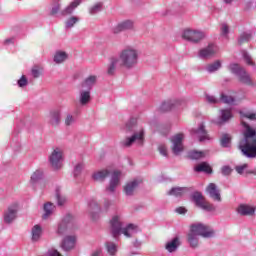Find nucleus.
<instances>
[{
    "instance_id": "obj_59",
    "label": "nucleus",
    "mask_w": 256,
    "mask_h": 256,
    "mask_svg": "<svg viewBox=\"0 0 256 256\" xmlns=\"http://www.w3.org/2000/svg\"><path fill=\"white\" fill-rule=\"evenodd\" d=\"M32 75L35 78L39 77V75H41V72L39 71V68H37V67L32 68Z\"/></svg>"
},
{
    "instance_id": "obj_24",
    "label": "nucleus",
    "mask_w": 256,
    "mask_h": 256,
    "mask_svg": "<svg viewBox=\"0 0 256 256\" xmlns=\"http://www.w3.org/2000/svg\"><path fill=\"white\" fill-rule=\"evenodd\" d=\"M78 103L82 107H86V105H89V103H91V91L90 90H80Z\"/></svg>"
},
{
    "instance_id": "obj_50",
    "label": "nucleus",
    "mask_w": 256,
    "mask_h": 256,
    "mask_svg": "<svg viewBox=\"0 0 256 256\" xmlns=\"http://www.w3.org/2000/svg\"><path fill=\"white\" fill-rule=\"evenodd\" d=\"M56 199H57V203H58L59 207H63V205H65V203H67V197L61 196V194H59V193L56 194Z\"/></svg>"
},
{
    "instance_id": "obj_54",
    "label": "nucleus",
    "mask_w": 256,
    "mask_h": 256,
    "mask_svg": "<svg viewBox=\"0 0 256 256\" xmlns=\"http://www.w3.org/2000/svg\"><path fill=\"white\" fill-rule=\"evenodd\" d=\"M242 117H245L250 121H256V112H246L242 115Z\"/></svg>"
},
{
    "instance_id": "obj_4",
    "label": "nucleus",
    "mask_w": 256,
    "mask_h": 256,
    "mask_svg": "<svg viewBox=\"0 0 256 256\" xmlns=\"http://www.w3.org/2000/svg\"><path fill=\"white\" fill-rule=\"evenodd\" d=\"M112 206L113 202L109 199L104 200L102 208L97 202L92 201L89 203L88 213L93 221H97V219H99V214L108 213Z\"/></svg>"
},
{
    "instance_id": "obj_25",
    "label": "nucleus",
    "mask_w": 256,
    "mask_h": 256,
    "mask_svg": "<svg viewBox=\"0 0 256 256\" xmlns=\"http://www.w3.org/2000/svg\"><path fill=\"white\" fill-rule=\"evenodd\" d=\"M117 67H123L118 57H112L109 60V64L107 67L108 75H115V71H117Z\"/></svg>"
},
{
    "instance_id": "obj_9",
    "label": "nucleus",
    "mask_w": 256,
    "mask_h": 256,
    "mask_svg": "<svg viewBox=\"0 0 256 256\" xmlns=\"http://www.w3.org/2000/svg\"><path fill=\"white\" fill-rule=\"evenodd\" d=\"M192 199L196 207L203 209V211H209V212L215 211V206L205 201V198L203 197V194H201V192H194L192 194Z\"/></svg>"
},
{
    "instance_id": "obj_21",
    "label": "nucleus",
    "mask_w": 256,
    "mask_h": 256,
    "mask_svg": "<svg viewBox=\"0 0 256 256\" xmlns=\"http://www.w3.org/2000/svg\"><path fill=\"white\" fill-rule=\"evenodd\" d=\"M48 123L51 127H59V125H61V112L59 110L51 111Z\"/></svg>"
},
{
    "instance_id": "obj_31",
    "label": "nucleus",
    "mask_w": 256,
    "mask_h": 256,
    "mask_svg": "<svg viewBox=\"0 0 256 256\" xmlns=\"http://www.w3.org/2000/svg\"><path fill=\"white\" fill-rule=\"evenodd\" d=\"M233 118V114L231 113V110L229 109H223L220 111V119L217 121V125H223V123H227L229 119Z\"/></svg>"
},
{
    "instance_id": "obj_48",
    "label": "nucleus",
    "mask_w": 256,
    "mask_h": 256,
    "mask_svg": "<svg viewBox=\"0 0 256 256\" xmlns=\"http://www.w3.org/2000/svg\"><path fill=\"white\" fill-rule=\"evenodd\" d=\"M249 167L248 164H242V165H238L235 167V171L236 173H238V175H243V173H251L249 171H247V168Z\"/></svg>"
},
{
    "instance_id": "obj_49",
    "label": "nucleus",
    "mask_w": 256,
    "mask_h": 256,
    "mask_svg": "<svg viewBox=\"0 0 256 256\" xmlns=\"http://www.w3.org/2000/svg\"><path fill=\"white\" fill-rule=\"evenodd\" d=\"M101 3L95 4L89 9L90 15H96V13H99L101 11Z\"/></svg>"
},
{
    "instance_id": "obj_34",
    "label": "nucleus",
    "mask_w": 256,
    "mask_h": 256,
    "mask_svg": "<svg viewBox=\"0 0 256 256\" xmlns=\"http://www.w3.org/2000/svg\"><path fill=\"white\" fill-rule=\"evenodd\" d=\"M187 241L192 249L199 247V236L191 231L187 235Z\"/></svg>"
},
{
    "instance_id": "obj_44",
    "label": "nucleus",
    "mask_w": 256,
    "mask_h": 256,
    "mask_svg": "<svg viewBox=\"0 0 256 256\" xmlns=\"http://www.w3.org/2000/svg\"><path fill=\"white\" fill-rule=\"evenodd\" d=\"M220 101L226 103V105H235V98L224 93L221 94Z\"/></svg>"
},
{
    "instance_id": "obj_16",
    "label": "nucleus",
    "mask_w": 256,
    "mask_h": 256,
    "mask_svg": "<svg viewBox=\"0 0 256 256\" xmlns=\"http://www.w3.org/2000/svg\"><path fill=\"white\" fill-rule=\"evenodd\" d=\"M19 211V205L14 203L8 207V209L4 212V222L7 225H11L13 221L17 219V212Z\"/></svg>"
},
{
    "instance_id": "obj_51",
    "label": "nucleus",
    "mask_w": 256,
    "mask_h": 256,
    "mask_svg": "<svg viewBox=\"0 0 256 256\" xmlns=\"http://www.w3.org/2000/svg\"><path fill=\"white\" fill-rule=\"evenodd\" d=\"M83 163H78L75 167H74V177H79L81 175V172L83 171Z\"/></svg>"
},
{
    "instance_id": "obj_52",
    "label": "nucleus",
    "mask_w": 256,
    "mask_h": 256,
    "mask_svg": "<svg viewBox=\"0 0 256 256\" xmlns=\"http://www.w3.org/2000/svg\"><path fill=\"white\" fill-rule=\"evenodd\" d=\"M206 101L210 103V105H216L220 100L213 95L206 94Z\"/></svg>"
},
{
    "instance_id": "obj_46",
    "label": "nucleus",
    "mask_w": 256,
    "mask_h": 256,
    "mask_svg": "<svg viewBox=\"0 0 256 256\" xmlns=\"http://www.w3.org/2000/svg\"><path fill=\"white\" fill-rule=\"evenodd\" d=\"M242 57L247 65H250V67H255V62H253V59L251 58L249 53H247V51L242 52Z\"/></svg>"
},
{
    "instance_id": "obj_33",
    "label": "nucleus",
    "mask_w": 256,
    "mask_h": 256,
    "mask_svg": "<svg viewBox=\"0 0 256 256\" xmlns=\"http://www.w3.org/2000/svg\"><path fill=\"white\" fill-rule=\"evenodd\" d=\"M186 193H189V188L174 187L168 192V195H172L173 197H183Z\"/></svg>"
},
{
    "instance_id": "obj_19",
    "label": "nucleus",
    "mask_w": 256,
    "mask_h": 256,
    "mask_svg": "<svg viewBox=\"0 0 256 256\" xmlns=\"http://www.w3.org/2000/svg\"><path fill=\"white\" fill-rule=\"evenodd\" d=\"M256 207L249 204H240L237 208V213L243 217H253Z\"/></svg>"
},
{
    "instance_id": "obj_38",
    "label": "nucleus",
    "mask_w": 256,
    "mask_h": 256,
    "mask_svg": "<svg viewBox=\"0 0 256 256\" xmlns=\"http://www.w3.org/2000/svg\"><path fill=\"white\" fill-rule=\"evenodd\" d=\"M222 67L221 60H216L213 63L208 64L205 69L208 73H215Z\"/></svg>"
},
{
    "instance_id": "obj_23",
    "label": "nucleus",
    "mask_w": 256,
    "mask_h": 256,
    "mask_svg": "<svg viewBox=\"0 0 256 256\" xmlns=\"http://www.w3.org/2000/svg\"><path fill=\"white\" fill-rule=\"evenodd\" d=\"M41 237H43V227H41L39 224H36L31 229L32 243H39V241H41Z\"/></svg>"
},
{
    "instance_id": "obj_1",
    "label": "nucleus",
    "mask_w": 256,
    "mask_h": 256,
    "mask_svg": "<svg viewBox=\"0 0 256 256\" xmlns=\"http://www.w3.org/2000/svg\"><path fill=\"white\" fill-rule=\"evenodd\" d=\"M244 139L240 142L239 148L244 157L255 159L256 157V131L249 124H244Z\"/></svg>"
},
{
    "instance_id": "obj_26",
    "label": "nucleus",
    "mask_w": 256,
    "mask_h": 256,
    "mask_svg": "<svg viewBox=\"0 0 256 256\" xmlns=\"http://www.w3.org/2000/svg\"><path fill=\"white\" fill-rule=\"evenodd\" d=\"M109 175H111V172L109 170L102 169V170L95 171L92 174V179L94 181H98L99 183H103V181H105V179H107Z\"/></svg>"
},
{
    "instance_id": "obj_3",
    "label": "nucleus",
    "mask_w": 256,
    "mask_h": 256,
    "mask_svg": "<svg viewBox=\"0 0 256 256\" xmlns=\"http://www.w3.org/2000/svg\"><path fill=\"white\" fill-rule=\"evenodd\" d=\"M228 69L231 73H233V75H237L240 83L248 85L249 87H255V83H253V80H251V76L248 74L245 68L241 67L237 63H232L228 66Z\"/></svg>"
},
{
    "instance_id": "obj_13",
    "label": "nucleus",
    "mask_w": 256,
    "mask_h": 256,
    "mask_svg": "<svg viewBox=\"0 0 256 256\" xmlns=\"http://www.w3.org/2000/svg\"><path fill=\"white\" fill-rule=\"evenodd\" d=\"M183 139H185V134L183 133H178L171 137L172 153L174 155H181L183 153Z\"/></svg>"
},
{
    "instance_id": "obj_11",
    "label": "nucleus",
    "mask_w": 256,
    "mask_h": 256,
    "mask_svg": "<svg viewBox=\"0 0 256 256\" xmlns=\"http://www.w3.org/2000/svg\"><path fill=\"white\" fill-rule=\"evenodd\" d=\"M123 229V218L121 215H114L110 220V231L114 239L121 235Z\"/></svg>"
},
{
    "instance_id": "obj_42",
    "label": "nucleus",
    "mask_w": 256,
    "mask_h": 256,
    "mask_svg": "<svg viewBox=\"0 0 256 256\" xmlns=\"http://www.w3.org/2000/svg\"><path fill=\"white\" fill-rule=\"evenodd\" d=\"M79 21H80L79 17L71 16L65 22L66 29H72V27H75L76 23H79Z\"/></svg>"
},
{
    "instance_id": "obj_53",
    "label": "nucleus",
    "mask_w": 256,
    "mask_h": 256,
    "mask_svg": "<svg viewBox=\"0 0 256 256\" xmlns=\"http://www.w3.org/2000/svg\"><path fill=\"white\" fill-rule=\"evenodd\" d=\"M136 123H137V120L135 119H131L129 122H127L126 123L127 131H134Z\"/></svg>"
},
{
    "instance_id": "obj_64",
    "label": "nucleus",
    "mask_w": 256,
    "mask_h": 256,
    "mask_svg": "<svg viewBox=\"0 0 256 256\" xmlns=\"http://www.w3.org/2000/svg\"><path fill=\"white\" fill-rule=\"evenodd\" d=\"M141 245H142V243L139 240H135L134 243H133V246L136 247V248L141 247Z\"/></svg>"
},
{
    "instance_id": "obj_60",
    "label": "nucleus",
    "mask_w": 256,
    "mask_h": 256,
    "mask_svg": "<svg viewBox=\"0 0 256 256\" xmlns=\"http://www.w3.org/2000/svg\"><path fill=\"white\" fill-rule=\"evenodd\" d=\"M60 9H61V5L57 4L56 6H54L51 11L52 15H57Z\"/></svg>"
},
{
    "instance_id": "obj_37",
    "label": "nucleus",
    "mask_w": 256,
    "mask_h": 256,
    "mask_svg": "<svg viewBox=\"0 0 256 256\" xmlns=\"http://www.w3.org/2000/svg\"><path fill=\"white\" fill-rule=\"evenodd\" d=\"M69 55H67L65 52L63 51H57L54 55V63H56L57 65L61 64V63H65V61H67Z\"/></svg>"
},
{
    "instance_id": "obj_62",
    "label": "nucleus",
    "mask_w": 256,
    "mask_h": 256,
    "mask_svg": "<svg viewBox=\"0 0 256 256\" xmlns=\"http://www.w3.org/2000/svg\"><path fill=\"white\" fill-rule=\"evenodd\" d=\"M101 253H103V251L101 249H96L93 253L92 256H101Z\"/></svg>"
},
{
    "instance_id": "obj_28",
    "label": "nucleus",
    "mask_w": 256,
    "mask_h": 256,
    "mask_svg": "<svg viewBox=\"0 0 256 256\" xmlns=\"http://www.w3.org/2000/svg\"><path fill=\"white\" fill-rule=\"evenodd\" d=\"M96 83H97V76H95V75L88 76L82 82V88L86 89V91H91V89H93V87H95Z\"/></svg>"
},
{
    "instance_id": "obj_43",
    "label": "nucleus",
    "mask_w": 256,
    "mask_h": 256,
    "mask_svg": "<svg viewBox=\"0 0 256 256\" xmlns=\"http://www.w3.org/2000/svg\"><path fill=\"white\" fill-rule=\"evenodd\" d=\"M188 157L189 159H194V160L203 159V157H205V152L194 150L188 153Z\"/></svg>"
},
{
    "instance_id": "obj_5",
    "label": "nucleus",
    "mask_w": 256,
    "mask_h": 256,
    "mask_svg": "<svg viewBox=\"0 0 256 256\" xmlns=\"http://www.w3.org/2000/svg\"><path fill=\"white\" fill-rule=\"evenodd\" d=\"M190 232L198 237H203L204 239H211L215 237V230L211 226L203 224L201 222H196L190 226Z\"/></svg>"
},
{
    "instance_id": "obj_12",
    "label": "nucleus",
    "mask_w": 256,
    "mask_h": 256,
    "mask_svg": "<svg viewBox=\"0 0 256 256\" xmlns=\"http://www.w3.org/2000/svg\"><path fill=\"white\" fill-rule=\"evenodd\" d=\"M185 105H187V100L185 98L169 100L161 104L160 111L165 113L167 111H171L172 109H177L179 107L183 108L185 107Z\"/></svg>"
},
{
    "instance_id": "obj_2",
    "label": "nucleus",
    "mask_w": 256,
    "mask_h": 256,
    "mask_svg": "<svg viewBox=\"0 0 256 256\" xmlns=\"http://www.w3.org/2000/svg\"><path fill=\"white\" fill-rule=\"evenodd\" d=\"M118 61L124 69H133L139 63V50L133 46H127L119 53Z\"/></svg>"
},
{
    "instance_id": "obj_56",
    "label": "nucleus",
    "mask_w": 256,
    "mask_h": 256,
    "mask_svg": "<svg viewBox=\"0 0 256 256\" xmlns=\"http://www.w3.org/2000/svg\"><path fill=\"white\" fill-rule=\"evenodd\" d=\"M159 153L163 155V157H167V146L165 144H161L158 146Z\"/></svg>"
},
{
    "instance_id": "obj_47",
    "label": "nucleus",
    "mask_w": 256,
    "mask_h": 256,
    "mask_svg": "<svg viewBox=\"0 0 256 256\" xmlns=\"http://www.w3.org/2000/svg\"><path fill=\"white\" fill-rule=\"evenodd\" d=\"M251 40V33L244 32L240 35L238 39V43L242 45V43H247V41Z\"/></svg>"
},
{
    "instance_id": "obj_63",
    "label": "nucleus",
    "mask_w": 256,
    "mask_h": 256,
    "mask_svg": "<svg viewBox=\"0 0 256 256\" xmlns=\"http://www.w3.org/2000/svg\"><path fill=\"white\" fill-rule=\"evenodd\" d=\"M13 42H14V39H13V38H8V39H6V40L4 41V44H5V45H11V44H13Z\"/></svg>"
},
{
    "instance_id": "obj_40",
    "label": "nucleus",
    "mask_w": 256,
    "mask_h": 256,
    "mask_svg": "<svg viewBox=\"0 0 256 256\" xmlns=\"http://www.w3.org/2000/svg\"><path fill=\"white\" fill-rule=\"evenodd\" d=\"M41 179H43V170L38 169L31 175L30 183H32V185H35V183H39Z\"/></svg>"
},
{
    "instance_id": "obj_10",
    "label": "nucleus",
    "mask_w": 256,
    "mask_h": 256,
    "mask_svg": "<svg viewBox=\"0 0 256 256\" xmlns=\"http://www.w3.org/2000/svg\"><path fill=\"white\" fill-rule=\"evenodd\" d=\"M49 163L55 171L61 169L63 167V150L60 148L54 149L49 156Z\"/></svg>"
},
{
    "instance_id": "obj_7",
    "label": "nucleus",
    "mask_w": 256,
    "mask_h": 256,
    "mask_svg": "<svg viewBox=\"0 0 256 256\" xmlns=\"http://www.w3.org/2000/svg\"><path fill=\"white\" fill-rule=\"evenodd\" d=\"M133 143H137L138 145L145 143V130H143V128L134 131L133 135L122 140L120 145L122 147H131Z\"/></svg>"
},
{
    "instance_id": "obj_17",
    "label": "nucleus",
    "mask_w": 256,
    "mask_h": 256,
    "mask_svg": "<svg viewBox=\"0 0 256 256\" xmlns=\"http://www.w3.org/2000/svg\"><path fill=\"white\" fill-rule=\"evenodd\" d=\"M76 243H77V236L68 235L62 239L60 243V247L66 253H69V251H73V249H75Z\"/></svg>"
},
{
    "instance_id": "obj_57",
    "label": "nucleus",
    "mask_w": 256,
    "mask_h": 256,
    "mask_svg": "<svg viewBox=\"0 0 256 256\" xmlns=\"http://www.w3.org/2000/svg\"><path fill=\"white\" fill-rule=\"evenodd\" d=\"M221 35H223V37H227V35H229V26H227V24H222Z\"/></svg>"
},
{
    "instance_id": "obj_36",
    "label": "nucleus",
    "mask_w": 256,
    "mask_h": 256,
    "mask_svg": "<svg viewBox=\"0 0 256 256\" xmlns=\"http://www.w3.org/2000/svg\"><path fill=\"white\" fill-rule=\"evenodd\" d=\"M53 211H55V205L51 202H47L44 204V214L43 219H49L51 215H53Z\"/></svg>"
},
{
    "instance_id": "obj_27",
    "label": "nucleus",
    "mask_w": 256,
    "mask_h": 256,
    "mask_svg": "<svg viewBox=\"0 0 256 256\" xmlns=\"http://www.w3.org/2000/svg\"><path fill=\"white\" fill-rule=\"evenodd\" d=\"M193 133L197 135L200 142L209 141V134L205 130V125L200 124L197 130H193Z\"/></svg>"
},
{
    "instance_id": "obj_20",
    "label": "nucleus",
    "mask_w": 256,
    "mask_h": 256,
    "mask_svg": "<svg viewBox=\"0 0 256 256\" xmlns=\"http://www.w3.org/2000/svg\"><path fill=\"white\" fill-rule=\"evenodd\" d=\"M179 247H181V240L179 237H174L171 240H168L164 248L168 253H177Z\"/></svg>"
},
{
    "instance_id": "obj_14",
    "label": "nucleus",
    "mask_w": 256,
    "mask_h": 256,
    "mask_svg": "<svg viewBox=\"0 0 256 256\" xmlns=\"http://www.w3.org/2000/svg\"><path fill=\"white\" fill-rule=\"evenodd\" d=\"M119 185H121V171L115 170L112 172L109 184L106 187L107 193H115Z\"/></svg>"
},
{
    "instance_id": "obj_22",
    "label": "nucleus",
    "mask_w": 256,
    "mask_h": 256,
    "mask_svg": "<svg viewBox=\"0 0 256 256\" xmlns=\"http://www.w3.org/2000/svg\"><path fill=\"white\" fill-rule=\"evenodd\" d=\"M206 191L213 201L221 202V192L217 189V185L215 183H210L206 188Z\"/></svg>"
},
{
    "instance_id": "obj_39",
    "label": "nucleus",
    "mask_w": 256,
    "mask_h": 256,
    "mask_svg": "<svg viewBox=\"0 0 256 256\" xmlns=\"http://www.w3.org/2000/svg\"><path fill=\"white\" fill-rule=\"evenodd\" d=\"M194 171H196L197 173H211L212 170L209 164H207L206 162H203L195 166Z\"/></svg>"
},
{
    "instance_id": "obj_29",
    "label": "nucleus",
    "mask_w": 256,
    "mask_h": 256,
    "mask_svg": "<svg viewBox=\"0 0 256 256\" xmlns=\"http://www.w3.org/2000/svg\"><path fill=\"white\" fill-rule=\"evenodd\" d=\"M137 225L135 224H128L126 227L122 228L121 232L124 237H127L128 239L133 237L135 233H137Z\"/></svg>"
},
{
    "instance_id": "obj_61",
    "label": "nucleus",
    "mask_w": 256,
    "mask_h": 256,
    "mask_svg": "<svg viewBox=\"0 0 256 256\" xmlns=\"http://www.w3.org/2000/svg\"><path fill=\"white\" fill-rule=\"evenodd\" d=\"M176 213H179V215H185V213H187V209L184 207H178L176 208Z\"/></svg>"
},
{
    "instance_id": "obj_18",
    "label": "nucleus",
    "mask_w": 256,
    "mask_h": 256,
    "mask_svg": "<svg viewBox=\"0 0 256 256\" xmlns=\"http://www.w3.org/2000/svg\"><path fill=\"white\" fill-rule=\"evenodd\" d=\"M134 23L131 20H124L120 23H118L113 29L112 33L114 35H119V33H123V31H131L133 29Z\"/></svg>"
},
{
    "instance_id": "obj_30",
    "label": "nucleus",
    "mask_w": 256,
    "mask_h": 256,
    "mask_svg": "<svg viewBox=\"0 0 256 256\" xmlns=\"http://www.w3.org/2000/svg\"><path fill=\"white\" fill-rule=\"evenodd\" d=\"M137 187H139V181L138 180H133L131 182H128L124 187L125 195L130 197L131 195H133V193H135V189H137Z\"/></svg>"
},
{
    "instance_id": "obj_6",
    "label": "nucleus",
    "mask_w": 256,
    "mask_h": 256,
    "mask_svg": "<svg viewBox=\"0 0 256 256\" xmlns=\"http://www.w3.org/2000/svg\"><path fill=\"white\" fill-rule=\"evenodd\" d=\"M182 38L189 43H201L205 39V32L197 29L186 28L182 33Z\"/></svg>"
},
{
    "instance_id": "obj_45",
    "label": "nucleus",
    "mask_w": 256,
    "mask_h": 256,
    "mask_svg": "<svg viewBox=\"0 0 256 256\" xmlns=\"http://www.w3.org/2000/svg\"><path fill=\"white\" fill-rule=\"evenodd\" d=\"M220 143L223 147H229V145H231V135L223 134Z\"/></svg>"
},
{
    "instance_id": "obj_32",
    "label": "nucleus",
    "mask_w": 256,
    "mask_h": 256,
    "mask_svg": "<svg viewBox=\"0 0 256 256\" xmlns=\"http://www.w3.org/2000/svg\"><path fill=\"white\" fill-rule=\"evenodd\" d=\"M81 5V0H74L70 5H68L64 10L61 11V15L63 17H67V15H72L73 11H75L76 7Z\"/></svg>"
},
{
    "instance_id": "obj_41",
    "label": "nucleus",
    "mask_w": 256,
    "mask_h": 256,
    "mask_svg": "<svg viewBox=\"0 0 256 256\" xmlns=\"http://www.w3.org/2000/svg\"><path fill=\"white\" fill-rule=\"evenodd\" d=\"M106 251L111 256L117 255V244L115 242L108 241L105 243Z\"/></svg>"
},
{
    "instance_id": "obj_55",
    "label": "nucleus",
    "mask_w": 256,
    "mask_h": 256,
    "mask_svg": "<svg viewBox=\"0 0 256 256\" xmlns=\"http://www.w3.org/2000/svg\"><path fill=\"white\" fill-rule=\"evenodd\" d=\"M18 86L19 87H27V84L29 83L27 80V77H25V75H23L19 80H18Z\"/></svg>"
},
{
    "instance_id": "obj_58",
    "label": "nucleus",
    "mask_w": 256,
    "mask_h": 256,
    "mask_svg": "<svg viewBox=\"0 0 256 256\" xmlns=\"http://www.w3.org/2000/svg\"><path fill=\"white\" fill-rule=\"evenodd\" d=\"M222 174L231 175V167H229V166L222 167Z\"/></svg>"
},
{
    "instance_id": "obj_8",
    "label": "nucleus",
    "mask_w": 256,
    "mask_h": 256,
    "mask_svg": "<svg viewBox=\"0 0 256 256\" xmlns=\"http://www.w3.org/2000/svg\"><path fill=\"white\" fill-rule=\"evenodd\" d=\"M73 227H75V218L71 214H66L58 223L56 233L62 237V235H65V233H67L69 229H73Z\"/></svg>"
},
{
    "instance_id": "obj_35",
    "label": "nucleus",
    "mask_w": 256,
    "mask_h": 256,
    "mask_svg": "<svg viewBox=\"0 0 256 256\" xmlns=\"http://www.w3.org/2000/svg\"><path fill=\"white\" fill-rule=\"evenodd\" d=\"M75 123H77V112L66 113V116L64 118V125L66 127H72V125H75Z\"/></svg>"
},
{
    "instance_id": "obj_15",
    "label": "nucleus",
    "mask_w": 256,
    "mask_h": 256,
    "mask_svg": "<svg viewBox=\"0 0 256 256\" xmlns=\"http://www.w3.org/2000/svg\"><path fill=\"white\" fill-rule=\"evenodd\" d=\"M219 51V48L215 44H209L208 46L202 48L198 52V57L200 59H211V57H215Z\"/></svg>"
}]
</instances>
